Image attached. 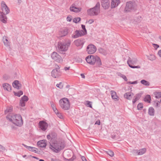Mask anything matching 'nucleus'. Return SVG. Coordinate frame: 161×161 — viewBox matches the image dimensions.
<instances>
[{"label": "nucleus", "mask_w": 161, "mask_h": 161, "mask_svg": "<svg viewBox=\"0 0 161 161\" xmlns=\"http://www.w3.org/2000/svg\"><path fill=\"white\" fill-rule=\"evenodd\" d=\"M6 118L9 121L17 126H21L23 124L22 117L19 114L10 113L7 116Z\"/></svg>", "instance_id": "obj_1"}, {"label": "nucleus", "mask_w": 161, "mask_h": 161, "mask_svg": "<svg viewBox=\"0 0 161 161\" xmlns=\"http://www.w3.org/2000/svg\"><path fill=\"white\" fill-rule=\"evenodd\" d=\"M87 62L90 65H94L97 67H100L102 65L100 58L97 56L89 55L86 58Z\"/></svg>", "instance_id": "obj_2"}, {"label": "nucleus", "mask_w": 161, "mask_h": 161, "mask_svg": "<svg viewBox=\"0 0 161 161\" xmlns=\"http://www.w3.org/2000/svg\"><path fill=\"white\" fill-rule=\"evenodd\" d=\"M71 43V41L69 39H67L64 42L58 43V51L61 53L67 51Z\"/></svg>", "instance_id": "obj_3"}, {"label": "nucleus", "mask_w": 161, "mask_h": 161, "mask_svg": "<svg viewBox=\"0 0 161 161\" xmlns=\"http://www.w3.org/2000/svg\"><path fill=\"white\" fill-rule=\"evenodd\" d=\"M64 143L60 142L52 143L50 146V148L56 153H58L64 148Z\"/></svg>", "instance_id": "obj_4"}, {"label": "nucleus", "mask_w": 161, "mask_h": 161, "mask_svg": "<svg viewBox=\"0 0 161 161\" xmlns=\"http://www.w3.org/2000/svg\"><path fill=\"white\" fill-rule=\"evenodd\" d=\"M59 105L60 107L64 110H68L70 107V103L67 98H64L59 100Z\"/></svg>", "instance_id": "obj_5"}, {"label": "nucleus", "mask_w": 161, "mask_h": 161, "mask_svg": "<svg viewBox=\"0 0 161 161\" xmlns=\"http://www.w3.org/2000/svg\"><path fill=\"white\" fill-rule=\"evenodd\" d=\"M100 4L99 3H97L96 5L93 8L88 9L87 13L88 15L90 16L97 15L100 12Z\"/></svg>", "instance_id": "obj_6"}, {"label": "nucleus", "mask_w": 161, "mask_h": 161, "mask_svg": "<svg viewBox=\"0 0 161 161\" xmlns=\"http://www.w3.org/2000/svg\"><path fill=\"white\" fill-rule=\"evenodd\" d=\"M137 62V59L136 58H131L130 57H129L127 61V63L129 65V66L132 68H137L140 69L141 67L139 65L136 66H133L132 65L136 64Z\"/></svg>", "instance_id": "obj_7"}, {"label": "nucleus", "mask_w": 161, "mask_h": 161, "mask_svg": "<svg viewBox=\"0 0 161 161\" xmlns=\"http://www.w3.org/2000/svg\"><path fill=\"white\" fill-rule=\"evenodd\" d=\"M136 5L135 3L132 2L126 3L125 11L126 12H130L135 9Z\"/></svg>", "instance_id": "obj_8"}, {"label": "nucleus", "mask_w": 161, "mask_h": 161, "mask_svg": "<svg viewBox=\"0 0 161 161\" xmlns=\"http://www.w3.org/2000/svg\"><path fill=\"white\" fill-rule=\"evenodd\" d=\"M59 69V67L56 64L55 68L53 69L51 72V75L54 78H58L61 75V72Z\"/></svg>", "instance_id": "obj_9"}, {"label": "nucleus", "mask_w": 161, "mask_h": 161, "mask_svg": "<svg viewBox=\"0 0 161 161\" xmlns=\"http://www.w3.org/2000/svg\"><path fill=\"white\" fill-rule=\"evenodd\" d=\"M1 11L0 13L1 14H7L10 12L9 8L7 6L4 1H2L1 3Z\"/></svg>", "instance_id": "obj_10"}, {"label": "nucleus", "mask_w": 161, "mask_h": 161, "mask_svg": "<svg viewBox=\"0 0 161 161\" xmlns=\"http://www.w3.org/2000/svg\"><path fill=\"white\" fill-rule=\"evenodd\" d=\"M52 58L56 62L61 63L63 60L61 56L57 52H53L51 54Z\"/></svg>", "instance_id": "obj_11"}, {"label": "nucleus", "mask_w": 161, "mask_h": 161, "mask_svg": "<svg viewBox=\"0 0 161 161\" xmlns=\"http://www.w3.org/2000/svg\"><path fill=\"white\" fill-rule=\"evenodd\" d=\"M97 50L96 47L92 44L89 45L86 48V51L89 54L95 53Z\"/></svg>", "instance_id": "obj_12"}, {"label": "nucleus", "mask_w": 161, "mask_h": 161, "mask_svg": "<svg viewBox=\"0 0 161 161\" xmlns=\"http://www.w3.org/2000/svg\"><path fill=\"white\" fill-rule=\"evenodd\" d=\"M85 40L83 38H80L75 40L74 42V44L77 47H82L85 43Z\"/></svg>", "instance_id": "obj_13"}, {"label": "nucleus", "mask_w": 161, "mask_h": 161, "mask_svg": "<svg viewBox=\"0 0 161 161\" xmlns=\"http://www.w3.org/2000/svg\"><path fill=\"white\" fill-rule=\"evenodd\" d=\"M68 33V29L67 28H64L60 30L59 32V35L61 37L66 36Z\"/></svg>", "instance_id": "obj_14"}, {"label": "nucleus", "mask_w": 161, "mask_h": 161, "mask_svg": "<svg viewBox=\"0 0 161 161\" xmlns=\"http://www.w3.org/2000/svg\"><path fill=\"white\" fill-rule=\"evenodd\" d=\"M39 125L40 128L43 130H45L48 126V124L47 123L43 121L39 122Z\"/></svg>", "instance_id": "obj_15"}, {"label": "nucleus", "mask_w": 161, "mask_h": 161, "mask_svg": "<svg viewBox=\"0 0 161 161\" xmlns=\"http://www.w3.org/2000/svg\"><path fill=\"white\" fill-rule=\"evenodd\" d=\"M69 9L71 11L75 13H79L81 11L82 8H81L77 7L73 4L70 7Z\"/></svg>", "instance_id": "obj_16"}, {"label": "nucleus", "mask_w": 161, "mask_h": 161, "mask_svg": "<svg viewBox=\"0 0 161 161\" xmlns=\"http://www.w3.org/2000/svg\"><path fill=\"white\" fill-rule=\"evenodd\" d=\"M102 5L105 9L108 8L110 5V2L109 0H102Z\"/></svg>", "instance_id": "obj_17"}, {"label": "nucleus", "mask_w": 161, "mask_h": 161, "mask_svg": "<svg viewBox=\"0 0 161 161\" xmlns=\"http://www.w3.org/2000/svg\"><path fill=\"white\" fill-rule=\"evenodd\" d=\"M3 41L4 45L6 47H9L10 45V42L8 37L4 36L3 37Z\"/></svg>", "instance_id": "obj_18"}, {"label": "nucleus", "mask_w": 161, "mask_h": 161, "mask_svg": "<svg viewBox=\"0 0 161 161\" xmlns=\"http://www.w3.org/2000/svg\"><path fill=\"white\" fill-rule=\"evenodd\" d=\"M120 0H112L111 3V8H114L120 3Z\"/></svg>", "instance_id": "obj_19"}, {"label": "nucleus", "mask_w": 161, "mask_h": 161, "mask_svg": "<svg viewBox=\"0 0 161 161\" xmlns=\"http://www.w3.org/2000/svg\"><path fill=\"white\" fill-rule=\"evenodd\" d=\"M37 145L38 146L41 147H45L47 145L46 140H42L38 141L37 143Z\"/></svg>", "instance_id": "obj_20"}, {"label": "nucleus", "mask_w": 161, "mask_h": 161, "mask_svg": "<svg viewBox=\"0 0 161 161\" xmlns=\"http://www.w3.org/2000/svg\"><path fill=\"white\" fill-rule=\"evenodd\" d=\"M146 148H143L140 150H136L134 151L138 155H142L146 153Z\"/></svg>", "instance_id": "obj_21"}, {"label": "nucleus", "mask_w": 161, "mask_h": 161, "mask_svg": "<svg viewBox=\"0 0 161 161\" xmlns=\"http://www.w3.org/2000/svg\"><path fill=\"white\" fill-rule=\"evenodd\" d=\"M134 94L131 92H127L124 94V97L128 100H131Z\"/></svg>", "instance_id": "obj_22"}, {"label": "nucleus", "mask_w": 161, "mask_h": 161, "mask_svg": "<svg viewBox=\"0 0 161 161\" xmlns=\"http://www.w3.org/2000/svg\"><path fill=\"white\" fill-rule=\"evenodd\" d=\"M6 15L1 14L0 15V20L4 24H6L7 22V18Z\"/></svg>", "instance_id": "obj_23"}, {"label": "nucleus", "mask_w": 161, "mask_h": 161, "mask_svg": "<svg viewBox=\"0 0 161 161\" xmlns=\"http://www.w3.org/2000/svg\"><path fill=\"white\" fill-rule=\"evenodd\" d=\"M110 93L112 99L115 101H117L119 100L118 97L116 95V92L114 91H111Z\"/></svg>", "instance_id": "obj_24"}, {"label": "nucleus", "mask_w": 161, "mask_h": 161, "mask_svg": "<svg viewBox=\"0 0 161 161\" xmlns=\"http://www.w3.org/2000/svg\"><path fill=\"white\" fill-rule=\"evenodd\" d=\"M22 145L28 149L30 151H31L35 153L37 152L36 148L35 147L27 146L26 145L23 143L22 144Z\"/></svg>", "instance_id": "obj_25"}, {"label": "nucleus", "mask_w": 161, "mask_h": 161, "mask_svg": "<svg viewBox=\"0 0 161 161\" xmlns=\"http://www.w3.org/2000/svg\"><path fill=\"white\" fill-rule=\"evenodd\" d=\"M3 87L5 90L8 91H10L11 90V86L7 83H5L3 85Z\"/></svg>", "instance_id": "obj_26"}, {"label": "nucleus", "mask_w": 161, "mask_h": 161, "mask_svg": "<svg viewBox=\"0 0 161 161\" xmlns=\"http://www.w3.org/2000/svg\"><path fill=\"white\" fill-rule=\"evenodd\" d=\"M153 94L156 98H159L161 97V92L156 91L154 92Z\"/></svg>", "instance_id": "obj_27"}, {"label": "nucleus", "mask_w": 161, "mask_h": 161, "mask_svg": "<svg viewBox=\"0 0 161 161\" xmlns=\"http://www.w3.org/2000/svg\"><path fill=\"white\" fill-rule=\"evenodd\" d=\"M19 81L17 80H15L13 83V86L17 89H19Z\"/></svg>", "instance_id": "obj_28"}, {"label": "nucleus", "mask_w": 161, "mask_h": 161, "mask_svg": "<svg viewBox=\"0 0 161 161\" xmlns=\"http://www.w3.org/2000/svg\"><path fill=\"white\" fill-rule=\"evenodd\" d=\"M98 50L100 53L104 55H106L107 54L106 50L102 48H99L98 49Z\"/></svg>", "instance_id": "obj_29"}, {"label": "nucleus", "mask_w": 161, "mask_h": 161, "mask_svg": "<svg viewBox=\"0 0 161 161\" xmlns=\"http://www.w3.org/2000/svg\"><path fill=\"white\" fill-rule=\"evenodd\" d=\"M154 109L152 107L149 108L148 109V114L150 116H153L154 114Z\"/></svg>", "instance_id": "obj_30"}, {"label": "nucleus", "mask_w": 161, "mask_h": 161, "mask_svg": "<svg viewBox=\"0 0 161 161\" xmlns=\"http://www.w3.org/2000/svg\"><path fill=\"white\" fill-rule=\"evenodd\" d=\"M144 100L146 102L150 103L151 100V97L150 95H146L144 99Z\"/></svg>", "instance_id": "obj_31"}, {"label": "nucleus", "mask_w": 161, "mask_h": 161, "mask_svg": "<svg viewBox=\"0 0 161 161\" xmlns=\"http://www.w3.org/2000/svg\"><path fill=\"white\" fill-rule=\"evenodd\" d=\"M141 83L144 85L147 86H149L150 84V83L148 81L144 80H142L141 81Z\"/></svg>", "instance_id": "obj_32"}, {"label": "nucleus", "mask_w": 161, "mask_h": 161, "mask_svg": "<svg viewBox=\"0 0 161 161\" xmlns=\"http://www.w3.org/2000/svg\"><path fill=\"white\" fill-rule=\"evenodd\" d=\"M141 96L139 94H137L135 97V98L133 99L132 103L133 104H134L136 101L138 100L140 97Z\"/></svg>", "instance_id": "obj_33"}, {"label": "nucleus", "mask_w": 161, "mask_h": 161, "mask_svg": "<svg viewBox=\"0 0 161 161\" xmlns=\"http://www.w3.org/2000/svg\"><path fill=\"white\" fill-rule=\"evenodd\" d=\"M75 35H73L72 36V37L73 38H77L79 37H80L78 31L76 30L75 32Z\"/></svg>", "instance_id": "obj_34"}, {"label": "nucleus", "mask_w": 161, "mask_h": 161, "mask_svg": "<svg viewBox=\"0 0 161 161\" xmlns=\"http://www.w3.org/2000/svg\"><path fill=\"white\" fill-rule=\"evenodd\" d=\"M13 108L12 106H10L8 107L5 110L4 112L5 114H7L8 112H11L12 111Z\"/></svg>", "instance_id": "obj_35"}, {"label": "nucleus", "mask_w": 161, "mask_h": 161, "mask_svg": "<svg viewBox=\"0 0 161 161\" xmlns=\"http://www.w3.org/2000/svg\"><path fill=\"white\" fill-rule=\"evenodd\" d=\"M147 58L148 59L151 61L155 60L156 58L155 56L152 54H150L149 56H148Z\"/></svg>", "instance_id": "obj_36"}, {"label": "nucleus", "mask_w": 161, "mask_h": 161, "mask_svg": "<svg viewBox=\"0 0 161 161\" xmlns=\"http://www.w3.org/2000/svg\"><path fill=\"white\" fill-rule=\"evenodd\" d=\"M118 75L121 77L122 78L126 81H127V79L126 76L120 73H119Z\"/></svg>", "instance_id": "obj_37"}, {"label": "nucleus", "mask_w": 161, "mask_h": 161, "mask_svg": "<svg viewBox=\"0 0 161 161\" xmlns=\"http://www.w3.org/2000/svg\"><path fill=\"white\" fill-rule=\"evenodd\" d=\"M28 99L29 98L27 96L24 95L21 98L20 100L26 102L28 101Z\"/></svg>", "instance_id": "obj_38"}, {"label": "nucleus", "mask_w": 161, "mask_h": 161, "mask_svg": "<svg viewBox=\"0 0 161 161\" xmlns=\"http://www.w3.org/2000/svg\"><path fill=\"white\" fill-rule=\"evenodd\" d=\"M78 32H79V34L80 36L84 35L87 33L86 31H84L83 30L78 31Z\"/></svg>", "instance_id": "obj_39"}, {"label": "nucleus", "mask_w": 161, "mask_h": 161, "mask_svg": "<svg viewBox=\"0 0 161 161\" xmlns=\"http://www.w3.org/2000/svg\"><path fill=\"white\" fill-rule=\"evenodd\" d=\"M50 135L52 140L55 139L57 136L56 134L55 133H50Z\"/></svg>", "instance_id": "obj_40"}, {"label": "nucleus", "mask_w": 161, "mask_h": 161, "mask_svg": "<svg viewBox=\"0 0 161 161\" xmlns=\"http://www.w3.org/2000/svg\"><path fill=\"white\" fill-rule=\"evenodd\" d=\"M80 19H81L80 17L75 18L73 19V21L74 22L76 23L79 22Z\"/></svg>", "instance_id": "obj_41"}, {"label": "nucleus", "mask_w": 161, "mask_h": 161, "mask_svg": "<svg viewBox=\"0 0 161 161\" xmlns=\"http://www.w3.org/2000/svg\"><path fill=\"white\" fill-rule=\"evenodd\" d=\"M56 86L60 89H62L63 87V85L62 82H60L59 84H57Z\"/></svg>", "instance_id": "obj_42"}, {"label": "nucleus", "mask_w": 161, "mask_h": 161, "mask_svg": "<svg viewBox=\"0 0 161 161\" xmlns=\"http://www.w3.org/2000/svg\"><path fill=\"white\" fill-rule=\"evenodd\" d=\"M23 94V92L22 91H20L19 92L17 93H15L14 95L18 97H20V96Z\"/></svg>", "instance_id": "obj_43"}, {"label": "nucleus", "mask_w": 161, "mask_h": 161, "mask_svg": "<svg viewBox=\"0 0 161 161\" xmlns=\"http://www.w3.org/2000/svg\"><path fill=\"white\" fill-rule=\"evenodd\" d=\"M107 153L108 155L111 157L113 156L114 155V153L111 150H109L108 151Z\"/></svg>", "instance_id": "obj_44"}, {"label": "nucleus", "mask_w": 161, "mask_h": 161, "mask_svg": "<svg viewBox=\"0 0 161 161\" xmlns=\"http://www.w3.org/2000/svg\"><path fill=\"white\" fill-rule=\"evenodd\" d=\"M137 107L138 110H141L143 108V104L142 103H139L137 105Z\"/></svg>", "instance_id": "obj_45"}, {"label": "nucleus", "mask_w": 161, "mask_h": 161, "mask_svg": "<svg viewBox=\"0 0 161 161\" xmlns=\"http://www.w3.org/2000/svg\"><path fill=\"white\" fill-rule=\"evenodd\" d=\"M25 102L20 100L19 102L20 105L23 107L25 106Z\"/></svg>", "instance_id": "obj_46"}, {"label": "nucleus", "mask_w": 161, "mask_h": 161, "mask_svg": "<svg viewBox=\"0 0 161 161\" xmlns=\"http://www.w3.org/2000/svg\"><path fill=\"white\" fill-rule=\"evenodd\" d=\"M76 158V156L74 155H73L71 158L69 159H68V161H73Z\"/></svg>", "instance_id": "obj_47"}, {"label": "nucleus", "mask_w": 161, "mask_h": 161, "mask_svg": "<svg viewBox=\"0 0 161 161\" xmlns=\"http://www.w3.org/2000/svg\"><path fill=\"white\" fill-rule=\"evenodd\" d=\"M56 114L57 115V116L60 119H62L63 118V117L62 114L60 113H59L58 112Z\"/></svg>", "instance_id": "obj_48"}, {"label": "nucleus", "mask_w": 161, "mask_h": 161, "mask_svg": "<svg viewBox=\"0 0 161 161\" xmlns=\"http://www.w3.org/2000/svg\"><path fill=\"white\" fill-rule=\"evenodd\" d=\"M6 150L5 148L0 144V151H4Z\"/></svg>", "instance_id": "obj_49"}, {"label": "nucleus", "mask_w": 161, "mask_h": 161, "mask_svg": "<svg viewBox=\"0 0 161 161\" xmlns=\"http://www.w3.org/2000/svg\"><path fill=\"white\" fill-rule=\"evenodd\" d=\"M137 83V80L133 82H131V81H128L127 82V84H136Z\"/></svg>", "instance_id": "obj_50"}, {"label": "nucleus", "mask_w": 161, "mask_h": 161, "mask_svg": "<svg viewBox=\"0 0 161 161\" xmlns=\"http://www.w3.org/2000/svg\"><path fill=\"white\" fill-rule=\"evenodd\" d=\"M50 104L51 107L53 109L56 107L54 104L53 102H50Z\"/></svg>", "instance_id": "obj_51"}, {"label": "nucleus", "mask_w": 161, "mask_h": 161, "mask_svg": "<svg viewBox=\"0 0 161 161\" xmlns=\"http://www.w3.org/2000/svg\"><path fill=\"white\" fill-rule=\"evenodd\" d=\"M66 19L67 21L70 22V21H71L72 20V18L71 16H68L67 17Z\"/></svg>", "instance_id": "obj_52"}, {"label": "nucleus", "mask_w": 161, "mask_h": 161, "mask_svg": "<svg viewBox=\"0 0 161 161\" xmlns=\"http://www.w3.org/2000/svg\"><path fill=\"white\" fill-rule=\"evenodd\" d=\"M81 27H82V28L83 29V31H86V32H87V31H86V30L85 28V25H81Z\"/></svg>", "instance_id": "obj_53"}, {"label": "nucleus", "mask_w": 161, "mask_h": 161, "mask_svg": "<svg viewBox=\"0 0 161 161\" xmlns=\"http://www.w3.org/2000/svg\"><path fill=\"white\" fill-rule=\"evenodd\" d=\"M81 158L82 161H87L86 158L84 156H81Z\"/></svg>", "instance_id": "obj_54"}, {"label": "nucleus", "mask_w": 161, "mask_h": 161, "mask_svg": "<svg viewBox=\"0 0 161 161\" xmlns=\"http://www.w3.org/2000/svg\"><path fill=\"white\" fill-rule=\"evenodd\" d=\"M53 109L56 114L58 112V110L57 109L56 107H55L54 108H53Z\"/></svg>", "instance_id": "obj_55"}, {"label": "nucleus", "mask_w": 161, "mask_h": 161, "mask_svg": "<svg viewBox=\"0 0 161 161\" xmlns=\"http://www.w3.org/2000/svg\"><path fill=\"white\" fill-rule=\"evenodd\" d=\"M94 22V20L93 19H90L88 21V23L89 24H91Z\"/></svg>", "instance_id": "obj_56"}, {"label": "nucleus", "mask_w": 161, "mask_h": 161, "mask_svg": "<svg viewBox=\"0 0 161 161\" xmlns=\"http://www.w3.org/2000/svg\"><path fill=\"white\" fill-rule=\"evenodd\" d=\"M47 138L48 140L51 139V136L50 134H48L47 136Z\"/></svg>", "instance_id": "obj_57"}, {"label": "nucleus", "mask_w": 161, "mask_h": 161, "mask_svg": "<svg viewBox=\"0 0 161 161\" xmlns=\"http://www.w3.org/2000/svg\"><path fill=\"white\" fill-rule=\"evenodd\" d=\"M160 103L159 101L157 102L155 104V107H158L159 106Z\"/></svg>", "instance_id": "obj_58"}, {"label": "nucleus", "mask_w": 161, "mask_h": 161, "mask_svg": "<svg viewBox=\"0 0 161 161\" xmlns=\"http://www.w3.org/2000/svg\"><path fill=\"white\" fill-rule=\"evenodd\" d=\"M100 121L99 120H98L95 123V125L97 124L98 125H100Z\"/></svg>", "instance_id": "obj_59"}, {"label": "nucleus", "mask_w": 161, "mask_h": 161, "mask_svg": "<svg viewBox=\"0 0 161 161\" xmlns=\"http://www.w3.org/2000/svg\"><path fill=\"white\" fill-rule=\"evenodd\" d=\"M153 45L154 47L156 48H158L159 47V46L157 44H153Z\"/></svg>", "instance_id": "obj_60"}, {"label": "nucleus", "mask_w": 161, "mask_h": 161, "mask_svg": "<svg viewBox=\"0 0 161 161\" xmlns=\"http://www.w3.org/2000/svg\"><path fill=\"white\" fill-rule=\"evenodd\" d=\"M158 53L159 56L161 58V49L158 51Z\"/></svg>", "instance_id": "obj_61"}, {"label": "nucleus", "mask_w": 161, "mask_h": 161, "mask_svg": "<svg viewBox=\"0 0 161 161\" xmlns=\"http://www.w3.org/2000/svg\"><path fill=\"white\" fill-rule=\"evenodd\" d=\"M70 67H65L64 68V69L65 71H66V70H69L70 69Z\"/></svg>", "instance_id": "obj_62"}, {"label": "nucleus", "mask_w": 161, "mask_h": 161, "mask_svg": "<svg viewBox=\"0 0 161 161\" xmlns=\"http://www.w3.org/2000/svg\"><path fill=\"white\" fill-rule=\"evenodd\" d=\"M87 104L88 105V106L90 108H92V105L91 103V102H88V103Z\"/></svg>", "instance_id": "obj_63"}, {"label": "nucleus", "mask_w": 161, "mask_h": 161, "mask_svg": "<svg viewBox=\"0 0 161 161\" xmlns=\"http://www.w3.org/2000/svg\"><path fill=\"white\" fill-rule=\"evenodd\" d=\"M80 75L82 78H85V76L84 74H81Z\"/></svg>", "instance_id": "obj_64"}]
</instances>
